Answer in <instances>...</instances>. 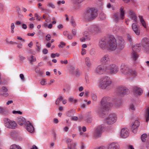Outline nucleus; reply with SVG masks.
<instances>
[{"label": "nucleus", "instance_id": "nucleus-18", "mask_svg": "<svg viewBox=\"0 0 149 149\" xmlns=\"http://www.w3.org/2000/svg\"><path fill=\"white\" fill-rule=\"evenodd\" d=\"M25 127L26 130L29 132L32 133L34 132V128L32 125L29 121H27L25 124Z\"/></svg>", "mask_w": 149, "mask_h": 149}, {"label": "nucleus", "instance_id": "nucleus-27", "mask_svg": "<svg viewBox=\"0 0 149 149\" xmlns=\"http://www.w3.org/2000/svg\"><path fill=\"white\" fill-rule=\"evenodd\" d=\"M108 149H120V146L117 143L113 142L109 145Z\"/></svg>", "mask_w": 149, "mask_h": 149}, {"label": "nucleus", "instance_id": "nucleus-43", "mask_svg": "<svg viewBox=\"0 0 149 149\" xmlns=\"http://www.w3.org/2000/svg\"><path fill=\"white\" fill-rule=\"evenodd\" d=\"M147 137V135L146 134H143L141 136V139L143 142H145L146 141V139Z\"/></svg>", "mask_w": 149, "mask_h": 149}, {"label": "nucleus", "instance_id": "nucleus-13", "mask_svg": "<svg viewBox=\"0 0 149 149\" xmlns=\"http://www.w3.org/2000/svg\"><path fill=\"white\" fill-rule=\"evenodd\" d=\"M104 128V126L102 125L98 126L94 132V136L95 138L100 137L101 135Z\"/></svg>", "mask_w": 149, "mask_h": 149}, {"label": "nucleus", "instance_id": "nucleus-17", "mask_svg": "<svg viewBox=\"0 0 149 149\" xmlns=\"http://www.w3.org/2000/svg\"><path fill=\"white\" fill-rule=\"evenodd\" d=\"M132 91L134 94L137 96L141 95L143 93L142 89L138 86H134Z\"/></svg>", "mask_w": 149, "mask_h": 149}, {"label": "nucleus", "instance_id": "nucleus-41", "mask_svg": "<svg viewBox=\"0 0 149 149\" xmlns=\"http://www.w3.org/2000/svg\"><path fill=\"white\" fill-rule=\"evenodd\" d=\"M63 100V97L61 96H59L56 100L55 104L56 105L59 104L60 102Z\"/></svg>", "mask_w": 149, "mask_h": 149}, {"label": "nucleus", "instance_id": "nucleus-2", "mask_svg": "<svg viewBox=\"0 0 149 149\" xmlns=\"http://www.w3.org/2000/svg\"><path fill=\"white\" fill-rule=\"evenodd\" d=\"M112 81L111 78L107 76L102 77L99 82V87L102 89H109L111 88Z\"/></svg>", "mask_w": 149, "mask_h": 149}, {"label": "nucleus", "instance_id": "nucleus-45", "mask_svg": "<svg viewBox=\"0 0 149 149\" xmlns=\"http://www.w3.org/2000/svg\"><path fill=\"white\" fill-rule=\"evenodd\" d=\"M91 98L94 101L97 100V96L95 94L92 93L91 94Z\"/></svg>", "mask_w": 149, "mask_h": 149}, {"label": "nucleus", "instance_id": "nucleus-10", "mask_svg": "<svg viewBox=\"0 0 149 149\" xmlns=\"http://www.w3.org/2000/svg\"><path fill=\"white\" fill-rule=\"evenodd\" d=\"M120 14L118 13H116L113 16L114 20L116 22H117L120 19H123L124 18L125 11L122 7L120 8Z\"/></svg>", "mask_w": 149, "mask_h": 149}, {"label": "nucleus", "instance_id": "nucleus-33", "mask_svg": "<svg viewBox=\"0 0 149 149\" xmlns=\"http://www.w3.org/2000/svg\"><path fill=\"white\" fill-rule=\"evenodd\" d=\"M28 59L29 63L31 64H33L36 60V57L33 55H31L29 57Z\"/></svg>", "mask_w": 149, "mask_h": 149}, {"label": "nucleus", "instance_id": "nucleus-19", "mask_svg": "<svg viewBox=\"0 0 149 149\" xmlns=\"http://www.w3.org/2000/svg\"><path fill=\"white\" fill-rule=\"evenodd\" d=\"M129 132L128 129L126 128H123L120 132V136L123 138L127 137L129 135Z\"/></svg>", "mask_w": 149, "mask_h": 149}, {"label": "nucleus", "instance_id": "nucleus-14", "mask_svg": "<svg viewBox=\"0 0 149 149\" xmlns=\"http://www.w3.org/2000/svg\"><path fill=\"white\" fill-rule=\"evenodd\" d=\"M128 89L124 86H120L117 88V93L119 96H122L127 94Z\"/></svg>", "mask_w": 149, "mask_h": 149}, {"label": "nucleus", "instance_id": "nucleus-55", "mask_svg": "<svg viewBox=\"0 0 149 149\" xmlns=\"http://www.w3.org/2000/svg\"><path fill=\"white\" fill-rule=\"evenodd\" d=\"M65 3V1L64 0H63L61 1H58L57 2V4L59 6H60L61 5V3L64 4Z\"/></svg>", "mask_w": 149, "mask_h": 149}, {"label": "nucleus", "instance_id": "nucleus-44", "mask_svg": "<svg viewBox=\"0 0 149 149\" xmlns=\"http://www.w3.org/2000/svg\"><path fill=\"white\" fill-rule=\"evenodd\" d=\"M15 27V25L13 23H11L10 25V29L11 32L12 33H14V29Z\"/></svg>", "mask_w": 149, "mask_h": 149}, {"label": "nucleus", "instance_id": "nucleus-39", "mask_svg": "<svg viewBox=\"0 0 149 149\" xmlns=\"http://www.w3.org/2000/svg\"><path fill=\"white\" fill-rule=\"evenodd\" d=\"M10 149H22V148L19 145L13 144L10 146Z\"/></svg>", "mask_w": 149, "mask_h": 149}, {"label": "nucleus", "instance_id": "nucleus-51", "mask_svg": "<svg viewBox=\"0 0 149 149\" xmlns=\"http://www.w3.org/2000/svg\"><path fill=\"white\" fill-rule=\"evenodd\" d=\"M19 77L22 81H24L25 80L24 76L22 74H21L19 75Z\"/></svg>", "mask_w": 149, "mask_h": 149}, {"label": "nucleus", "instance_id": "nucleus-64", "mask_svg": "<svg viewBox=\"0 0 149 149\" xmlns=\"http://www.w3.org/2000/svg\"><path fill=\"white\" fill-rule=\"evenodd\" d=\"M51 43L50 42H49L46 45V46L47 48H49L51 46Z\"/></svg>", "mask_w": 149, "mask_h": 149}, {"label": "nucleus", "instance_id": "nucleus-8", "mask_svg": "<svg viewBox=\"0 0 149 149\" xmlns=\"http://www.w3.org/2000/svg\"><path fill=\"white\" fill-rule=\"evenodd\" d=\"M117 119L116 114L111 113L104 120V123L109 125H111L115 123Z\"/></svg>", "mask_w": 149, "mask_h": 149}, {"label": "nucleus", "instance_id": "nucleus-4", "mask_svg": "<svg viewBox=\"0 0 149 149\" xmlns=\"http://www.w3.org/2000/svg\"><path fill=\"white\" fill-rule=\"evenodd\" d=\"M97 10L96 9L94 8H90L83 14V18L86 21H92L97 16Z\"/></svg>", "mask_w": 149, "mask_h": 149}, {"label": "nucleus", "instance_id": "nucleus-59", "mask_svg": "<svg viewBox=\"0 0 149 149\" xmlns=\"http://www.w3.org/2000/svg\"><path fill=\"white\" fill-rule=\"evenodd\" d=\"M127 40L130 42H131L132 41L131 36L128 34L127 35Z\"/></svg>", "mask_w": 149, "mask_h": 149}, {"label": "nucleus", "instance_id": "nucleus-36", "mask_svg": "<svg viewBox=\"0 0 149 149\" xmlns=\"http://www.w3.org/2000/svg\"><path fill=\"white\" fill-rule=\"evenodd\" d=\"M72 74L77 77H79L81 74V73L80 70L78 69H76L72 73Z\"/></svg>", "mask_w": 149, "mask_h": 149}, {"label": "nucleus", "instance_id": "nucleus-5", "mask_svg": "<svg viewBox=\"0 0 149 149\" xmlns=\"http://www.w3.org/2000/svg\"><path fill=\"white\" fill-rule=\"evenodd\" d=\"M106 74L110 75L116 74L119 70L118 66L114 63L105 65Z\"/></svg>", "mask_w": 149, "mask_h": 149}, {"label": "nucleus", "instance_id": "nucleus-47", "mask_svg": "<svg viewBox=\"0 0 149 149\" xmlns=\"http://www.w3.org/2000/svg\"><path fill=\"white\" fill-rule=\"evenodd\" d=\"M60 54H58V53H56L55 54L52 53L51 54V57L52 58H54L56 56H57L58 57L60 56Z\"/></svg>", "mask_w": 149, "mask_h": 149}, {"label": "nucleus", "instance_id": "nucleus-6", "mask_svg": "<svg viewBox=\"0 0 149 149\" xmlns=\"http://www.w3.org/2000/svg\"><path fill=\"white\" fill-rule=\"evenodd\" d=\"M94 74L97 75L106 74L105 65H100L97 66L94 70Z\"/></svg>", "mask_w": 149, "mask_h": 149}, {"label": "nucleus", "instance_id": "nucleus-31", "mask_svg": "<svg viewBox=\"0 0 149 149\" xmlns=\"http://www.w3.org/2000/svg\"><path fill=\"white\" fill-rule=\"evenodd\" d=\"M144 117L146 118V122L149 120V108H147L145 110L144 113Z\"/></svg>", "mask_w": 149, "mask_h": 149}, {"label": "nucleus", "instance_id": "nucleus-62", "mask_svg": "<svg viewBox=\"0 0 149 149\" xmlns=\"http://www.w3.org/2000/svg\"><path fill=\"white\" fill-rule=\"evenodd\" d=\"M19 58L20 60L21 61L24 60L26 59V58L25 57L22 56H19Z\"/></svg>", "mask_w": 149, "mask_h": 149}, {"label": "nucleus", "instance_id": "nucleus-1", "mask_svg": "<svg viewBox=\"0 0 149 149\" xmlns=\"http://www.w3.org/2000/svg\"><path fill=\"white\" fill-rule=\"evenodd\" d=\"M111 99L107 96H105L102 99L100 104L96 110V112L99 114L104 113L108 110L113 106V104L110 102Z\"/></svg>", "mask_w": 149, "mask_h": 149}, {"label": "nucleus", "instance_id": "nucleus-22", "mask_svg": "<svg viewBox=\"0 0 149 149\" xmlns=\"http://www.w3.org/2000/svg\"><path fill=\"white\" fill-rule=\"evenodd\" d=\"M8 91L7 88L5 86H2L0 88V95L4 97H7L8 95V94L7 92Z\"/></svg>", "mask_w": 149, "mask_h": 149}, {"label": "nucleus", "instance_id": "nucleus-57", "mask_svg": "<svg viewBox=\"0 0 149 149\" xmlns=\"http://www.w3.org/2000/svg\"><path fill=\"white\" fill-rule=\"evenodd\" d=\"M46 40H47L48 41V40H50V38H51L50 35V34H47L46 36Z\"/></svg>", "mask_w": 149, "mask_h": 149}, {"label": "nucleus", "instance_id": "nucleus-46", "mask_svg": "<svg viewBox=\"0 0 149 149\" xmlns=\"http://www.w3.org/2000/svg\"><path fill=\"white\" fill-rule=\"evenodd\" d=\"M135 107L133 104H131L130 106V110L134 111L135 109Z\"/></svg>", "mask_w": 149, "mask_h": 149}, {"label": "nucleus", "instance_id": "nucleus-53", "mask_svg": "<svg viewBox=\"0 0 149 149\" xmlns=\"http://www.w3.org/2000/svg\"><path fill=\"white\" fill-rule=\"evenodd\" d=\"M74 97L72 96L68 98V101L70 102H73Z\"/></svg>", "mask_w": 149, "mask_h": 149}, {"label": "nucleus", "instance_id": "nucleus-29", "mask_svg": "<svg viewBox=\"0 0 149 149\" xmlns=\"http://www.w3.org/2000/svg\"><path fill=\"white\" fill-rule=\"evenodd\" d=\"M113 32L116 33L119 31L124 32L125 31V29H124L120 28L119 26L116 25L113 28Z\"/></svg>", "mask_w": 149, "mask_h": 149}, {"label": "nucleus", "instance_id": "nucleus-16", "mask_svg": "<svg viewBox=\"0 0 149 149\" xmlns=\"http://www.w3.org/2000/svg\"><path fill=\"white\" fill-rule=\"evenodd\" d=\"M117 44L118 49L121 50H122L125 47V42L122 38L119 37L117 40Z\"/></svg>", "mask_w": 149, "mask_h": 149}, {"label": "nucleus", "instance_id": "nucleus-56", "mask_svg": "<svg viewBox=\"0 0 149 149\" xmlns=\"http://www.w3.org/2000/svg\"><path fill=\"white\" fill-rule=\"evenodd\" d=\"M48 52V51L46 49H44L42 50V53L44 54H47Z\"/></svg>", "mask_w": 149, "mask_h": 149}, {"label": "nucleus", "instance_id": "nucleus-28", "mask_svg": "<svg viewBox=\"0 0 149 149\" xmlns=\"http://www.w3.org/2000/svg\"><path fill=\"white\" fill-rule=\"evenodd\" d=\"M17 122L19 125H21L23 124L25 125L27 122H26L25 119L24 117H20L17 118Z\"/></svg>", "mask_w": 149, "mask_h": 149}, {"label": "nucleus", "instance_id": "nucleus-15", "mask_svg": "<svg viewBox=\"0 0 149 149\" xmlns=\"http://www.w3.org/2000/svg\"><path fill=\"white\" fill-rule=\"evenodd\" d=\"M141 43L144 50L146 52H149V39L145 38L142 40Z\"/></svg>", "mask_w": 149, "mask_h": 149}, {"label": "nucleus", "instance_id": "nucleus-37", "mask_svg": "<svg viewBox=\"0 0 149 149\" xmlns=\"http://www.w3.org/2000/svg\"><path fill=\"white\" fill-rule=\"evenodd\" d=\"M139 56L136 52L133 51L132 54V58L134 61H135L138 57Z\"/></svg>", "mask_w": 149, "mask_h": 149}, {"label": "nucleus", "instance_id": "nucleus-54", "mask_svg": "<svg viewBox=\"0 0 149 149\" xmlns=\"http://www.w3.org/2000/svg\"><path fill=\"white\" fill-rule=\"evenodd\" d=\"M40 83L42 85H45L46 84V81L45 79H42L40 81Z\"/></svg>", "mask_w": 149, "mask_h": 149}, {"label": "nucleus", "instance_id": "nucleus-61", "mask_svg": "<svg viewBox=\"0 0 149 149\" xmlns=\"http://www.w3.org/2000/svg\"><path fill=\"white\" fill-rule=\"evenodd\" d=\"M72 32L73 35L75 36L77 33V31L75 29H73L72 30Z\"/></svg>", "mask_w": 149, "mask_h": 149}, {"label": "nucleus", "instance_id": "nucleus-52", "mask_svg": "<svg viewBox=\"0 0 149 149\" xmlns=\"http://www.w3.org/2000/svg\"><path fill=\"white\" fill-rule=\"evenodd\" d=\"M12 112L14 114H22V112L20 111H13Z\"/></svg>", "mask_w": 149, "mask_h": 149}, {"label": "nucleus", "instance_id": "nucleus-38", "mask_svg": "<svg viewBox=\"0 0 149 149\" xmlns=\"http://www.w3.org/2000/svg\"><path fill=\"white\" fill-rule=\"evenodd\" d=\"M139 17L140 19V21L141 24H142V25L144 27L146 28V25L145 21L143 18L142 16H139Z\"/></svg>", "mask_w": 149, "mask_h": 149}, {"label": "nucleus", "instance_id": "nucleus-7", "mask_svg": "<svg viewBox=\"0 0 149 149\" xmlns=\"http://www.w3.org/2000/svg\"><path fill=\"white\" fill-rule=\"evenodd\" d=\"M108 43L107 50L109 51H113L117 48L116 40L115 38H108Z\"/></svg>", "mask_w": 149, "mask_h": 149}, {"label": "nucleus", "instance_id": "nucleus-12", "mask_svg": "<svg viewBox=\"0 0 149 149\" xmlns=\"http://www.w3.org/2000/svg\"><path fill=\"white\" fill-rule=\"evenodd\" d=\"M108 42V38H102L99 41V46L103 50L106 49L107 50Z\"/></svg>", "mask_w": 149, "mask_h": 149}, {"label": "nucleus", "instance_id": "nucleus-11", "mask_svg": "<svg viewBox=\"0 0 149 149\" xmlns=\"http://www.w3.org/2000/svg\"><path fill=\"white\" fill-rule=\"evenodd\" d=\"M111 59L110 56L108 54L103 55L100 58V62L104 65H108L111 63Z\"/></svg>", "mask_w": 149, "mask_h": 149}, {"label": "nucleus", "instance_id": "nucleus-48", "mask_svg": "<svg viewBox=\"0 0 149 149\" xmlns=\"http://www.w3.org/2000/svg\"><path fill=\"white\" fill-rule=\"evenodd\" d=\"M70 22L73 26H76V23L73 17L71 18Z\"/></svg>", "mask_w": 149, "mask_h": 149}, {"label": "nucleus", "instance_id": "nucleus-49", "mask_svg": "<svg viewBox=\"0 0 149 149\" xmlns=\"http://www.w3.org/2000/svg\"><path fill=\"white\" fill-rule=\"evenodd\" d=\"M75 3H81L84 0H72Z\"/></svg>", "mask_w": 149, "mask_h": 149}, {"label": "nucleus", "instance_id": "nucleus-32", "mask_svg": "<svg viewBox=\"0 0 149 149\" xmlns=\"http://www.w3.org/2000/svg\"><path fill=\"white\" fill-rule=\"evenodd\" d=\"M8 112V110L6 107H0V113L2 114H6Z\"/></svg>", "mask_w": 149, "mask_h": 149}, {"label": "nucleus", "instance_id": "nucleus-34", "mask_svg": "<svg viewBox=\"0 0 149 149\" xmlns=\"http://www.w3.org/2000/svg\"><path fill=\"white\" fill-rule=\"evenodd\" d=\"M129 14L130 17L135 22H137V17L135 14L132 12H130Z\"/></svg>", "mask_w": 149, "mask_h": 149}, {"label": "nucleus", "instance_id": "nucleus-30", "mask_svg": "<svg viewBox=\"0 0 149 149\" xmlns=\"http://www.w3.org/2000/svg\"><path fill=\"white\" fill-rule=\"evenodd\" d=\"M141 48V46L140 44H137L135 45L132 48L133 52H138L140 51Z\"/></svg>", "mask_w": 149, "mask_h": 149}, {"label": "nucleus", "instance_id": "nucleus-25", "mask_svg": "<svg viewBox=\"0 0 149 149\" xmlns=\"http://www.w3.org/2000/svg\"><path fill=\"white\" fill-rule=\"evenodd\" d=\"M132 29L136 34L137 35H139L140 33V29L136 24L133 23L132 24Z\"/></svg>", "mask_w": 149, "mask_h": 149}, {"label": "nucleus", "instance_id": "nucleus-63", "mask_svg": "<svg viewBox=\"0 0 149 149\" xmlns=\"http://www.w3.org/2000/svg\"><path fill=\"white\" fill-rule=\"evenodd\" d=\"M68 39L69 40H71L72 38V36L69 33L68 36Z\"/></svg>", "mask_w": 149, "mask_h": 149}, {"label": "nucleus", "instance_id": "nucleus-21", "mask_svg": "<svg viewBox=\"0 0 149 149\" xmlns=\"http://www.w3.org/2000/svg\"><path fill=\"white\" fill-rule=\"evenodd\" d=\"M139 125V122L138 120H136L132 125V129L133 132L135 133L137 131V129Z\"/></svg>", "mask_w": 149, "mask_h": 149}, {"label": "nucleus", "instance_id": "nucleus-24", "mask_svg": "<svg viewBox=\"0 0 149 149\" xmlns=\"http://www.w3.org/2000/svg\"><path fill=\"white\" fill-rule=\"evenodd\" d=\"M84 62L85 65L88 68H91L92 65V63L91 59L88 57H86L85 58Z\"/></svg>", "mask_w": 149, "mask_h": 149}, {"label": "nucleus", "instance_id": "nucleus-20", "mask_svg": "<svg viewBox=\"0 0 149 149\" xmlns=\"http://www.w3.org/2000/svg\"><path fill=\"white\" fill-rule=\"evenodd\" d=\"M88 29L90 32L92 33H97L100 31L99 28L96 25H91Z\"/></svg>", "mask_w": 149, "mask_h": 149}, {"label": "nucleus", "instance_id": "nucleus-40", "mask_svg": "<svg viewBox=\"0 0 149 149\" xmlns=\"http://www.w3.org/2000/svg\"><path fill=\"white\" fill-rule=\"evenodd\" d=\"M35 72L37 73V74L39 76L42 75L43 73L42 71H40V69L38 67H37L35 70Z\"/></svg>", "mask_w": 149, "mask_h": 149}, {"label": "nucleus", "instance_id": "nucleus-58", "mask_svg": "<svg viewBox=\"0 0 149 149\" xmlns=\"http://www.w3.org/2000/svg\"><path fill=\"white\" fill-rule=\"evenodd\" d=\"M86 50L84 49H82V51L81 52V54L82 55H84L86 54Z\"/></svg>", "mask_w": 149, "mask_h": 149}, {"label": "nucleus", "instance_id": "nucleus-35", "mask_svg": "<svg viewBox=\"0 0 149 149\" xmlns=\"http://www.w3.org/2000/svg\"><path fill=\"white\" fill-rule=\"evenodd\" d=\"M77 143L75 142L72 143L71 144H68V147L69 149H76Z\"/></svg>", "mask_w": 149, "mask_h": 149}, {"label": "nucleus", "instance_id": "nucleus-3", "mask_svg": "<svg viewBox=\"0 0 149 149\" xmlns=\"http://www.w3.org/2000/svg\"><path fill=\"white\" fill-rule=\"evenodd\" d=\"M120 71L121 74L128 76L131 78H134L137 75L136 72L130 69L128 65L125 63H122L121 65Z\"/></svg>", "mask_w": 149, "mask_h": 149}, {"label": "nucleus", "instance_id": "nucleus-60", "mask_svg": "<svg viewBox=\"0 0 149 149\" xmlns=\"http://www.w3.org/2000/svg\"><path fill=\"white\" fill-rule=\"evenodd\" d=\"M61 63L62 64H66L68 63V62L67 60H65L64 61H61Z\"/></svg>", "mask_w": 149, "mask_h": 149}, {"label": "nucleus", "instance_id": "nucleus-50", "mask_svg": "<svg viewBox=\"0 0 149 149\" xmlns=\"http://www.w3.org/2000/svg\"><path fill=\"white\" fill-rule=\"evenodd\" d=\"M40 45L38 43V42H36V46L37 48V51L39 52L40 51V48H41L40 47Z\"/></svg>", "mask_w": 149, "mask_h": 149}, {"label": "nucleus", "instance_id": "nucleus-9", "mask_svg": "<svg viewBox=\"0 0 149 149\" xmlns=\"http://www.w3.org/2000/svg\"><path fill=\"white\" fill-rule=\"evenodd\" d=\"M5 126L10 129H15L17 126V124L13 120H10L8 118L4 119Z\"/></svg>", "mask_w": 149, "mask_h": 149}, {"label": "nucleus", "instance_id": "nucleus-23", "mask_svg": "<svg viewBox=\"0 0 149 149\" xmlns=\"http://www.w3.org/2000/svg\"><path fill=\"white\" fill-rule=\"evenodd\" d=\"M116 107L120 106L122 104L121 99L120 97H114L112 99Z\"/></svg>", "mask_w": 149, "mask_h": 149}, {"label": "nucleus", "instance_id": "nucleus-26", "mask_svg": "<svg viewBox=\"0 0 149 149\" xmlns=\"http://www.w3.org/2000/svg\"><path fill=\"white\" fill-rule=\"evenodd\" d=\"M83 35L84 36L80 39L81 42H84L86 40H89L90 39V36L87 31H84V32Z\"/></svg>", "mask_w": 149, "mask_h": 149}, {"label": "nucleus", "instance_id": "nucleus-42", "mask_svg": "<svg viewBox=\"0 0 149 149\" xmlns=\"http://www.w3.org/2000/svg\"><path fill=\"white\" fill-rule=\"evenodd\" d=\"M47 6L53 9L55 8V5L53 3L51 2H48L47 3Z\"/></svg>", "mask_w": 149, "mask_h": 149}]
</instances>
